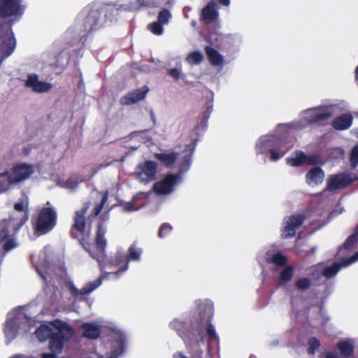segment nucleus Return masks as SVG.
<instances>
[{"label": "nucleus", "mask_w": 358, "mask_h": 358, "mask_svg": "<svg viewBox=\"0 0 358 358\" xmlns=\"http://www.w3.org/2000/svg\"><path fill=\"white\" fill-rule=\"evenodd\" d=\"M315 250H316V248L313 247L309 250L306 251V253L307 254H314L315 252Z\"/></svg>", "instance_id": "4d7b16f0"}, {"label": "nucleus", "mask_w": 358, "mask_h": 358, "mask_svg": "<svg viewBox=\"0 0 358 358\" xmlns=\"http://www.w3.org/2000/svg\"><path fill=\"white\" fill-rule=\"evenodd\" d=\"M358 260V251L348 259H343L341 263L334 262L331 266H326L322 271V275L327 278L334 277L343 266H347Z\"/></svg>", "instance_id": "ddd939ff"}, {"label": "nucleus", "mask_w": 358, "mask_h": 358, "mask_svg": "<svg viewBox=\"0 0 358 358\" xmlns=\"http://www.w3.org/2000/svg\"><path fill=\"white\" fill-rule=\"evenodd\" d=\"M306 220L303 214H296L288 216L284 219V227L282 229V238H292L296 234V230L301 226Z\"/></svg>", "instance_id": "1a4fd4ad"}, {"label": "nucleus", "mask_w": 358, "mask_h": 358, "mask_svg": "<svg viewBox=\"0 0 358 358\" xmlns=\"http://www.w3.org/2000/svg\"><path fill=\"white\" fill-rule=\"evenodd\" d=\"M163 25L164 24L157 21L149 24L148 27L155 35L161 36L164 34V31Z\"/></svg>", "instance_id": "ea45409f"}, {"label": "nucleus", "mask_w": 358, "mask_h": 358, "mask_svg": "<svg viewBox=\"0 0 358 358\" xmlns=\"http://www.w3.org/2000/svg\"><path fill=\"white\" fill-rule=\"evenodd\" d=\"M14 210L8 218L13 221L15 229H20L29 218L28 203L17 202L14 204Z\"/></svg>", "instance_id": "9b49d317"}, {"label": "nucleus", "mask_w": 358, "mask_h": 358, "mask_svg": "<svg viewBox=\"0 0 358 358\" xmlns=\"http://www.w3.org/2000/svg\"><path fill=\"white\" fill-rule=\"evenodd\" d=\"M34 172V166L27 163H17L10 171L0 173V178L6 177L9 184H17L28 179Z\"/></svg>", "instance_id": "423d86ee"}, {"label": "nucleus", "mask_w": 358, "mask_h": 358, "mask_svg": "<svg viewBox=\"0 0 358 358\" xmlns=\"http://www.w3.org/2000/svg\"><path fill=\"white\" fill-rule=\"evenodd\" d=\"M108 191L106 190L103 193L101 200L99 203H97L94 208L92 210V216L96 217L98 216L100 213L101 212L102 209L103 208L105 204L108 201Z\"/></svg>", "instance_id": "72a5a7b5"}, {"label": "nucleus", "mask_w": 358, "mask_h": 358, "mask_svg": "<svg viewBox=\"0 0 358 358\" xmlns=\"http://www.w3.org/2000/svg\"><path fill=\"white\" fill-rule=\"evenodd\" d=\"M213 111V103L208 101L206 105V110L204 111L201 120V124L206 125L208 120L210 117V113Z\"/></svg>", "instance_id": "c03bdc74"}, {"label": "nucleus", "mask_w": 358, "mask_h": 358, "mask_svg": "<svg viewBox=\"0 0 358 358\" xmlns=\"http://www.w3.org/2000/svg\"><path fill=\"white\" fill-rule=\"evenodd\" d=\"M358 243V225L355 229L354 233L350 235L346 241L343 243L340 249L344 248L346 250H351Z\"/></svg>", "instance_id": "7c9ffc66"}, {"label": "nucleus", "mask_w": 358, "mask_h": 358, "mask_svg": "<svg viewBox=\"0 0 358 358\" xmlns=\"http://www.w3.org/2000/svg\"><path fill=\"white\" fill-rule=\"evenodd\" d=\"M204 50L209 63L213 66H222L224 64L223 56L214 48L206 45Z\"/></svg>", "instance_id": "5701e85b"}, {"label": "nucleus", "mask_w": 358, "mask_h": 358, "mask_svg": "<svg viewBox=\"0 0 358 358\" xmlns=\"http://www.w3.org/2000/svg\"><path fill=\"white\" fill-rule=\"evenodd\" d=\"M8 189V185L6 182H2L0 181V194L6 192Z\"/></svg>", "instance_id": "603ef678"}, {"label": "nucleus", "mask_w": 358, "mask_h": 358, "mask_svg": "<svg viewBox=\"0 0 358 358\" xmlns=\"http://www.w3.org/2000/svg\"><path fill=\"white\" fill-rule=\"evenodd\" d=\"M52 334V329L46 324H41L35 331V335L41 342L50 338Z\"/></svg>", "instance_id": "c85d7f7f"}, {"label": "nucleus", "mask_w": 358, "mask_h": 358, "mask_svg": "<svg viewBox=\"0 0 358 358\" xmlns=\"http://www.w3.org/2000/svg\"><path fill=\"white\" fill-rule=\"evenodd\" d=\"M287 163L292 166H301L303 164H306V155L303 151H297L294 157L287 159Z\"/></svg>", "instance_id": "c756f323"}, {"label": "nucleus", "mask_w": 358, "mask_h": 358, "mask_svg": "<svg viewBox=\"0 0 358 358\" xmlns=\"http://www.w3.org/2000/svg\"><path fill=\"white\" fill-rule=\"evenodd\" d=\"M220 5L229 6L230 5V0H217Z\"/></svg>", "instance_id": "864d4df0"}, {"label": "nucleus", "mask_w": 358, "mask_h": 358, "mask_svg": "<svg viewBox=\"0 0 358 358\" xmlns=\"http://www.w3.org/2000/svg\"><path fill=\"white\" fill-rule=\"evenodd\" d=\"M154 157L164 166L170 168L176 164L178 159L179 153L173 151H166L161 153H155Z\"/></svg>", "instance_id": "412c9836"}, {"label": "nucleus", "mask_w": 358, "mask_h": 358, "mask_svg": "<svg viewBox=\"0 0 358 358\" xmlns=\"http://www.w3.org/2000/svg\"><path fill=\"white\" fill-rule=\"evenodd\" d=\"M18 331V327L14 320H8L6 322L5 327L3 329L6 337L11 341L14 339Z\"/></svg>", "instance_id": "cd10ccee"}, {"label": "nucleus", "mask_w": 358, "mask_h": 358, "mask_svg": "<svg viewBox=\"0 0 358 358\" xmlns=\"http://www.w3.org/2000/svg\"><path fill=\"white\" fill-rule=\"evenodd\" d=\"M324 164V161L320 154L315 153L310 155H306V164L315 166Z\"/></svg>", "instance_id": "c9c22d12"}, {"label": "nucleus", "mask_w": 358, "mask_h": 358, "mask_svg": "<svg viewBox=\"0 0 358 358\" xmlns=\"http://www.w3.org/2000/svg\"><path fill=\"white\" fill-rule=\"evenodd\" d=\"M289 150L293 146V141L287 134H282L276 136H272L267 141L262 142L260 148V152H263L264 147H273L278 151H281L287 147Z\"/></svg>", "instance_id": "f8f14e48"}, {"label": "nucleus", "mask_w": 358, "mask_h": 358, "mask_svg": "<svg viewBox=\"0 0 358 358\" xmlns=\"http://www.w3.org/2000/svg\"><path fill=\"white\" fill-rule=\"evenodd\" d=\"M332 116V113L329 110H326L315 114L310 119V124L319 123L320 122L328 120Z\"/></svg>", "instance_id": "473e14b6"}, {"label": "nucleus", "mask_w": 358, "mask_h": 358, "mask_svg": "<svg viewBox=\"0 0 358 358\" xmlns=\"http://www.w3.org/2000/svg\"><path fill=\"white\" fill-rule=\"evenodd\" d=\"M325 358H338V357L336 352L328 351L325 353Z\"/></svg>", "instance_id": "3c124183"}, {"label": "nucleus", "mask_w": 358, "mask_h": 358, "mask_svg": "<svg viewBox=\"0 0 358 358\" xmlns=\"http://www.w3.org/2000/svg\"><path fill=\"white\" fill-rule=\"evenodd\" d=\"M203 60V55L199 51H193L189 54L187 61L190 64H199Z\"/></svg>", "instance_id": "f704fd0d"}, {"label": "nucleus", "mask_w": 358, "mask_h": 358, "mask_svg": "<svg viewBox=\"0 0 358 358\" xmlns=\"http://www.w3.org/2000/svg\"><path fill=\"white\" fill-rule=\"evenodd\" d=\"M269 262L273 263L276 266H282L286 264L287 258L280 252H276L270 258Z\"/></svg>", "instance_id": "e433bc0d"}, {"label": "nucleus", "mask_w": 358, "mask_h": 358, "mask_svg": "<svg viewBox=\"0 0 358 358\" xmlns=\"http://www.w3.org/2000/svg\"><path fill=\"white\" fill-rule=\"evenodd\" d=\"M308 344L307 352L309 355H315L316 350L321 345L320 341L315 337H310Z\"/></svg>", "instance_id": "58836bf2"}, {"label": "nucleus", "mask_w": 358, "mask_h": 358, "mask_svg": "<svg viewBox=\"0 0 358 358\" xmlns=\"http://www.w3.org/2000/svg\"><path fill=\"white\" fill-rule=\"evenodd\" d=\"M86 17L78 24L77 32L80 41L84 43L87 36L99 30L107 17L108 8L99 3H92L86 7Z\"/></svg>", "instance_id": "20e7f679"}, {"label": "nucleus", "mask_w": 358, "mask_h": 358, "mask_svg": "<svg viewBox=\"0 0 358 358\" xmlns=\"http://www.w3.org/2000/svg\"><path fill=\"white\" fill-rule=\"evenodd\" d=\"M355 79L358 80V66L355 69Z\"/></svg>", "instance_id": "13d9d810"}, {"label": "nucleus", "mask_w": 358, "mask_h": 358, "mask_svg": "<svg viewBox=\"0 0 358 358\" xmlns=\"http://www.w3.org/2000/svg\"><path fill=\"white\" fill-rule=\"evenodd\" d=\"M148 92L149 88L146 85L129 92L126 95L120 99V104L122 106H129L138 103V101L144 99Z\"/></svg>", "instance_id": "4468645a"}, {"label": "nucleus", "mask_w": 358, "mask_h": 358, "mask_svg": "<svg viewBox=\"0 0 358 358\" xmlns=\"http://www.w3.org/2000/svg\"><path fill=\"white\" fill-rule=\"evenodd\" d=\"M169 75L176 80H178L180 78V71L177 69H170Z\"/></svg>", "instance_id": "de8ad7c7"}, {"label": "nucleus", "mask_w": 358, "mask_h": 358, "mask_svg": "<svg viewBox=\"0 0 358 358\" xmlns=\"http://www.w3.org/2000/svg\"><path fill=\"white\" fill-rule=\"evenodd\" d=\"M101 220H102V222H104L106 220H108L109 219V210H108L107 212L104 213L101 217Z\"/></svg>", "instance_id": "5fc2aeb1"}, {"label": "nucleus", "mask_w": 358, "mask_h": 358, "mask_svg": "<svg viewBox=\"0 0 358 358\" xmlns=\"http://www.w3.org/2000/svg\"><path fill=\"white\" fill-rule=\"evenodd\" d=\"M25 86L31 88L33 92L37 93L47 92L52 88L51 83L39 80L38 76L35 73L29 75Z\"/></svg>", "instance_id": "dca6fc26"}, {"label": "nucleus", "mask_w": 358, "mask_h": 358, "mask_svg": "<svg viewBox=\"0 0 358 358\" xmlns=\"http://www.w3.org/2000/svg\"><path fill=\"white\" fill-rule=\"evenodd\" d=\"M136 1L141 7L145 6V0H136Z\"/></svg>", "instance_id": "6e6d98bb"}, {"label": "nucleus", "mask_w": 358, "mask_h": 358, "mask_svg": "<svg viewBox=\"0 0 358 358\" xmlns=\"http://www.w3.org/2000/svg\"><path fill=\"white\" fill-rule=\"evenodd\" d=\"M170 327L175 330L178 335L186 344L191 345L199 339L203 340L206 335L210 341L217 339L215 328L210 320L203 319L201 314L193 317L190 321H182L178 319L170 323Z\"/></svg>", "instance_id": "f03ea898"}, {"label": "nucleus", "mask_w": 358, "mask_h": 358, "mask_svg": "<svg viewBox=\"0 0 358 358\" xmlns=\"http://www.w3.org/2000/svg\"><path fill=\"white\" fill-rule=\"evenodd\" d=\"M3 249L6 251H9L15 247V242L13 239L7 238L4 241Z\"/></svg>", "instance_id": "49530a36"}, {"label": "nucleus", "mask_w": 358, "mask_h": 358, "mask_svg": "<svg viewBox=\"0 0 358 358\" xmlns=\"http://www.w3.org/2000/svg\"><path fill=\"white\" fill-rule=\"evenodd\" d=\"M41 278H42L44 280H45V281H46V278H45V275H41Z\"/></svg>", "instance_id": "bf43d9fd"}, {"label": "nucleus", "mask_w": 358, "mask_h": 358, "mask_svg": "<svg viewBox=\"0 0 358 358\" xmlns=\"http://www.w3.org/2000/svg\"><path fill=\"white\" fill-rule=\"evenodd\" d=\"M66 342L59 334L53 333L49 338V348L52 352L60 353Z\"/></svg>", "instance_id": "bb28decb"}, {"label": "nucleus", "mask_w": 358, "mask_h": 358, "mask_svg": "<svg viewBox=\"0 0 358 358\" xmlns=\"http://www.w3.org/2000/svg\"><path fill=\"white\" fill-rule=\"evenodd\" d=\"M15 38L12 29L4 36L1 44V52L4 57L10 56L15 48Z\"/></svg>", "instance_id": "6ab92c4d"}, {"label": "nucleus", "mask_w": 358, "mask_h": 358, "mask_svg": "<svg viewBox=\"0 0 358 358\" xmlns=\"http://www.w3.org/2000/svg\"><path fill=\"white\" fill-rule=\"evenodd\" d=\"M124 211L131 212L135 210L134 203L132 202L126 203L124 205Z\"/></svg>", "instance_id": "09e8293b"}, {"label": "nucleus", "mask_w": 358, "mask_h": 358, "mask_svg": "<svg viewBox=\"0 0 358 358\" xmlns=\"http://www.w3.org/2000/svg\"><path fill=\"white\" fill-rule=\"evenodd\" d=\"M50 324L58 331L55 334H59L66 341H70L75 334L74 328L66 322L59 319H55L50 322Z\"/></svg>", "instance_id": "2eb2a0df"}, {"label": "nucleus", "mask_w": 358, "mask_h": 358, "mask_svg": "<svg viewBox=\"0 0 358 358\" xmlns=\"http://www.w3.org/2000/svg\"><path fill=\"white\" fill-rule=\"evenodd\" d=\"M57 213L52 207H43L37 216L34 227L35 234L38 236L50 232L57 225Z\"/></svg>", "instance_id": "39448f33"}, {"label": "nucleus", "mask_w": 358, "mask_h": 358, "mask_svg": "<svg viewBox=\"0 0 358 358\" xmlns=\"http://www.w3.org/2000/svg\"><path fill=\"white\" fill-rule=\"evenodd\" d=\"M324 178V172L319 166L310 169L306 176V180L309 185L315 186L321 184Z\"/></svg>", "instance_id": "aec40b11"}, {"label": "nucleus", "mask_w": 358, "mask_h": 358, "mask_svg": "<svg viewBox=\"0 0 358 358\" xmlns=\"http://www.w3.org/2000/svg\"><path fill=\"white\" fill-rule=\"evenodd\" d=\"M90 205V201H86L83 203L80 210L76 211L73 217V224L69 234L72 238L78 240L83 248L93 259L98 262L101 275L96 281L89 282L81 289H77L74 284L70 281L67 286L71 295L74 297L91 293L101 285L103 279L107 278L110 274L119 277L128 269L129 261H139L143 252L142 249L138 248L136 243H134L129 246L127 255L117 252L113 259H107L106 252L107 241L105 238L106 229L103 222L99 223L97 226L95 243L94 244L90 241V231L86 229L85 215Z\"/></svg>", "instance_id": "f257e3e1"}, {"label": "nucleus", "mask_w": 358, "mask_h": 358, "mask_svg": "<svg viewBox=\"0 0 358 358\" xmlns=\"http://www.w3.org/2000/svg\"><path fill=\"white\" fill-rule=\"evenodd\" d=\"M288 151H289L288 146L287 148H285V149H282L281 151H278L272 147L270 149L271 159L273 161L278 160L279 159L282 157Z\"/></svg>", "instance_id": "79ce46f5"}, {"label": "nucleus", "mask_w": 358, "mask_h": 358, "mask_svg": "<svg viewBox=\"0 0 358 358\" xmlns=\"http://www.w3.org/2000/svg\"><path fill=\"white\" fill-rule=\"evenodd\" d=\"M57 352H52L50 353H43L41 355V358H57Z\"/></svg>", "instance_id": "8fccbe9b"}, {"label": "nucleus", "mask_w": 358, "mask_h": 358, "mask_svg": "<svg viewBox=\"0 0 358 358\" xmlns=\"http://www.w3.org/2000/svg\"><path fill=\"white\" fill-rule=\"evenodd\" d=\"M100 358H103V357H101Z\"/></svg>", "instance_id": "052dcab7"}, {"label": "nucleus", "mask_w": 358, "mask_h": 358, "mask_svg": "<svg viewBox=\"0 0 358 358\" xmlns=\"http://www.w3.org/2000/svg\"><path fill=\"white\" fill-rule=\"evenodd\" d=\"M24 13L22 0H0V18L21 17Z\"/></svg>", "instance_id": "0eeeda50"}, {"label": "nucleus", "mask_w": 358, "mask_h": 358, "mask_svg": "<svg viewBox=\"0 0 358 358\" xmlns=\"http://www.w3.org/2000/svg\"><path fill=\"white\" fill-rule=\"evenodd\" d=\"M124 337L122 335L118 336V338L111 342V352L109 358H117L124 352Z\"/></svg>", "instance_id": "a878e982"}, {"label": "nucleus", "mask_w": 358, "mask_h": 358, "mask_svg": "<svg viewBox=\"0 0 358 358\" xmlns=\"http://www.w3.org/2000/svg\"><path fill=\"white\" fill-rule=\"evenodd\" d=\"M219 16L217 11V6L214 1H210L203 8L201 12L200 19L204 22L205 24H210L215 21Z\"/></svg>", "instance_id": "f3484780"}, {"label": "nucleus", "mask_w": 358, "mask_h": 358, "mask_svg": "<svg viewBox=\"0 0 358 358\" xmlns=\"http://www.w3.org/2000/svg\"><path fill=\"white\" fill-rule=\"evenodd\" d=\"M294 275V267L292 266H287L280 273L279 280L281 284L289 282Z\"/></svg>", "instance_id": "2f4dec72"}, {"label": "nucleus", "mask_w": 358, "mask_h": 358, "mask_svg": "<svg viewBox=\"0 0 358 358\" xmlns=\"http://www.w3.org/2000/svg\"><path fill=\"white\" fill-rule=\"evenodd\" d=\"M350 164L353 169L358 166V145L354 147L351 151Z\"/></svg>", "instance_id": "a18cd8bd"}, {"label": "nucleus", "mask_w": 358, "mask_h": 358, "mask_svg": "<svg viewBox=\"0 0 358 358\" xmlns=\"http://www.w3.org/2000/svg\"><path fill=\"white\" fill-rule=\"evenodd\" d=\"M83 330L82 336L89 340H95L100 337L101 329L94 322H84L80 326Z\"/></svg>", "instance_id": "a211bd4d"}, {"label": "nucleus", "mask_w": 358, "mask_h": 358, "mask_svg": "<svg viewBox=\"0 0 358 358\" xmlns=\"http://www.w3.org/2000/svg\"><path fill=\"white\" fill-rule=\"evenodd\" d=\"M196 141L186 146L183 151L184 155L178 163V173H168L163 179L155 182L153 185V190L157 194L166 195L171 193L176 185L181 180V174L187 172L190 168L192 164V156L194 153Z\"/></svg>", "instance_id": "7ed1b4c3"}, {"label": "nucleus", "mask_w": 358, "mask_h": 358, "mask_svg": "<svg viewBox=\"0 0 358 358\" xmlns=\"http://www.w3.org/2000/svg\"><path fill=\"white\" fill-rule=\"evenodd\" d=\"M173 227L169 223H163L158 231V236L161 238L167 236L172 231Z\"/></svg>", "instance_id": "37998d69"}, {"label": "nucleus", "mask_w": 358, "mask_h": 358, "mask_svg": "<svg viewBox=\"0 0 358 358\" xmlns=\"http://www.w3.org/2000/svg\"><path fill=\"white\" fill-rule=\"evenodd\" d=\"M157 164L151 160L140 163L137 167V178L143 182L148 183L156 178Z\"/></svg>", "instance_id": "9d476101"}, {"label": "nucleus", "mask_w": 358, "mask_h": 358, "mask_svg": "<svg viewBox=\"0 0 358 358\" xmlns=\"http://www.w3.org/2000/svg\"><path fill=\"white\" fill-rule=\"evenodd\" d=\"M357 180V176L350 173H338L331 175L327 180L326 189L330 192L342 189L348 187Z\"/></svg>", "instance_id": "6e6552de"}, {"label": "nucleus", "mask_w": 358, "mask_h": 358, "mask_svg": "<svg viewBox=\"0 0 358 358\" xmlns=\"http://www.w3.org/2000/svg\"><path fill=\"white\" fill-rule=\"evenodd\" d=\"M20 229H15L11 220L5 219L0 222V243L4 242L10 235H15Z\"/></svg>", "instance_id": "4be33fe9"}, {"label": "nucleus", "mask_w": 358, "mask_h": 358, "mask_svg": "<svg viewBox=\"0 0 358 358\" xmlns=\"http://www.w3.org/2000/svg\"><path fill=\"white\" fill-rule=\"evenodd\" d=\"M336 348L339 350L341 355L345 358H355L353 356L355 347L350 341H341L337 343Z\"/></svg>", "instance_id": "393cba45"}, {"label": "nucleus", "mask_w": 358, "mask_h": 358, "mask_svg": "<svg viewBox=\"0 0 358 358\" xmlns=\"http://www.w3.org/2000/svg\"><path fill=\"white\" fill-rule=\"evenodd\" d=\"M171 17L170 11L166 8L162 9L159 12L157 15V21L162 24H167Z\"/></svg>", "instance_id": "a19ab883"}, {"label": "nucleus", "mask_w": 358, "mask_h": 358, "mask_svg": "<svg viewBox=\"0 0 358 358\" xmlns=\"http://www.w3.org/2000/svg\"><path fill=\"white\" fill-rule=\"evenodd\" d=\"M352 120L353 117L350 114H343L334 119L332 127L336 130H345L351 127Z\"/></svg>", "instance_id": "b1692460"}, {"label": "nucleus", "mask_w": 358, "mask_h": 358, "mask_svg": "<svg viewBox=\"0 0 358 358\" xmlns=\"http://www.w3.org/2000/svg\"><path fill=\"white\" fill-rule=\"evenodd\" d=\"M311 280L308 278H299L294 283L295 287L300 291H305L310 287Z\"/></svg>", "instance_id": "4c0bfd02"}]
</instances>
